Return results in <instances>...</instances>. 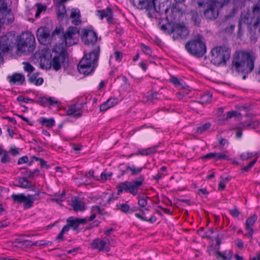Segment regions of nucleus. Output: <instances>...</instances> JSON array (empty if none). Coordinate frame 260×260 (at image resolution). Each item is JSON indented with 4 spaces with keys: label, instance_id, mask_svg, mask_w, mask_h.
Listing matches in <instances>:
<instances>
[{
    "label": "nucleus",
    "instance_id": "obj_1",
    "mask_svg": "<svg viewBox=\"0 0 260 260\" xmlns=\"http://www.w3.org/2000/svg\"><path fill=\"white\" fill-rule=\"evenodd\" d=\"M81 39L86 46H91V51L84 53V56L78 65V70L80 73L88 75L92 73L98 65V60L100 54V46L96 44L97 34L92 30L84 29L82 30Z\"/></svg>",
    "mask_w": 260,
    "mask_h": 260
},
{
    "label": "nucleus",
    "instance_id": "obj_2",
    "mask_svg": "<svg viewBox=\"0 0 260 260\" xmlns=\"http://www.w3.org/2000/svg\"><path fill=\"white\" fill-rule=\"evenodd\" d=\"M255 59L254 56L250 52L243 50L236 51L233 56L231 69L244 74L243 79H245L246 75L254 70Z\"/></svg>",
    "mask_w": 260,
    "mask_h": 260
},
{
    "label": "nucleus",
    "instance_id": "obj_3",
    "mask_svg": "<svg viewBox=\"0 0 260 260\" xmlns=\"http://www.w3.org/2000/svg\"><path fill=\"white\" fill-rule=\"evenodd\" d=\"M144 181V176L140 175L137 179L131 181L121 182L117 185V193L120 194L125 191L135 196L138 194L139 188L143 185Z\"/></svg>",
    "mask_w": 260,
    "mask_h": 260
},
{
    "label": "nucleus",
    "instance_id": "obj_4",
    "mask_svg": "<svg viewBox=\"0 0 260 260\" xmlns=\"http://www.w3.org/2000/svg\"><path fill=\"white\" fill-rule=\"evenodd\" d=\"M211 62L217 66H225L231 56V49L229 47L222 46L214 48L211 52Z\"/></svg>",
    "mask_w": 260,
    "mask_h": 260
},
{
    "label": "nucleus",
    "instance_id": "obj_5",
    "mask_svg": "<svg viewBox=\"0 0 260 260\" xmlns=\"http://www.w3.org/2000/svg\"><path fill=\"white\" fill-rule=\"evenodd\" d=\"M203 37L199 35L197 38L187 42L185 45V49L191 55L201 57L206 52V47L203 42Z\"/></svg>",
    "mask_w": 260,
    "mask_h": 260
},
{
    "label": "nucleus",
    "instance_id": "obj_6",
    "mask_svg": "<svg viewBox=\"0 0 260 260\" xmlns=\"http://www.w3.org/2000/svg\"><path fill=\"white\" fill-rule=\"evenodd\" d=\"M260 17V3L253 6L252 11L247 9L242 12L241 18L239 22V28L242 24L252 25Z\"/></svg>",
    "mask_w": 260,
    "mask_h": 260
},
{
    "label": "nucleus",
    "instance_id": "obj_7",
    "mask_svg": "<svg viewBox=\"0 0 260 260\" xmlns=\"http://www.w3.org/2000/svg\"><path fill=\"white\" fill-rule=\"evenodd\" d=\"M34 36L30 32L23 33L17 45L18 52H32L35 48Z\"/></svg>",
    "mask_w": 260,
    "mask_h": 260
},
{
    "label": "nucleus",
    "instance_id": "obj_8",
    "mask_svg": "<svg viewBox=\"0 0 260 260\" xmlns=\"http://www.w3.org/2000/svg\"><path fill=\"white\" fill-rule=\"evenodd\" d=\"M41 193L42 192L38 190L34 194H28L27 196L23 193L13 194L11 196V198L15 203L18 204L23 203L24 208L29 209L33 206L35 201L39 200ZM42 193H44L43 192Z\"/></svg>",
    "mask_w": 260,
    "mask_h": 260
},
{
    "label": "nucleus",
    "instance_id": "obj_9",
    "mask_svg": "<svg viewBox=\"0 0 260 260\" xmlns=\"http://www.w3.org/2000/svg\"><path fill=\"white\" fill-rule=\"evenodd\" d=\"M63 32V27H56L54 30L50 35L49 30L46 27H40L37 31L36 36L39 42L42 44L45 45L47 41H53L56 40L55 37Z\"/></svg>",
    "mask_w": 260,
    "mask_h": 260
},
{
    "label": "nucleus",
    "instance_id": "obj_10",
    "mask_svg": "<svg viewBox=\"0 0 260 260\" xmlns=\"http://www.w3.org/2000/svg\"><path fill=\"white\" fill-rule=\"evenodd\" d=\"M79 34V30L77 27L70 26L64 32L63 31L62 34L57 36L66 46H71L77 43Z\"/></svg>",
    "mask_w": 260,
    "mask_h": 260
},
{
    "label": "nucleus",
    "instance_id": "obj_11",
    "mask_svg": "<svg viewBox=\"0 0 260 260\" xmlns=\"http://www.w3.org/2000/svg\"><path fill=\"white\" fill-rule=\"evenodd\" d=\"M68 60V53L64 49H62L60 52L55 51L50 62L49 68L52 67L56 71L59 70L62 65Z\"/></svg>",
    "mask_w": 260,
    "mask_h": 260
},
{
    "label": "nucleus",
    "instance_id": "obj_12",
    "mask_svg": "<svg viewBox=\"0 0 260 260\" xmlns=\"http://www.w3.org/2000/svg\"><path fill=\"white\" fill-rule=\"evenodd\" d=\"M14 20L13 15L11 14V10L8 9L7 4L0 0V23H12Z\"/></svg>",
    "mask_w": 260,
    "mask_h": 260
},
{
    "label": "nucleus",
    "instance_id": "obj_13",
    "mask_svg": "<svg viewBox=\"0 0 260 260\" xmlns=\"http://www.w3.org/2000/svg\"><path fill=\"white\" fill-rule=\"evenodd\" d=\"M14 45V43L11 39H9L7 35L3 36L0 38V63L3 60L2 53L12 50Z\"/></svg>",
    "mask_w": 260,
    "mask_h": 260
},
{
    "label": "nucleus",
    "instance_id": "obj_14",
    "mask_svg": "<svg viewBox=\"0 0 260 260\" xmlns=\"http://www.w3.org/2000/svg\"><path fill=\"white\" fill-rule=\"evenodd\" d=\"M171 32L173 34V40H176L186 36L188 33V30L184 25L174 24L171 28Z\"/></svg>",
    "mask_w": 260,
    "mask_h": 260
},
{
    "label": "nucleus",
    "instance_id": "obj_15",
    "mask_svg": "<svg viewBox=\"0 0 260 260\" xmlns=\"http://www.w3.org/2000/svg\"><path fill=\"white\" fill-rule=\"evenodd\" d=\"M206 5L207 8L203 12L204 17L206 19L210 20L216 19L219 15L218 8L209 1L207 2Z\"/></svg>",
    "mask_w": 260,
    "mask_h": 260
},
{
    "label": "nucleus",
    "instance_id": "obj_16",
    "mask_svg": "<svg viewBox=\"0 0 260 260\" xmlns=\"http://www.w3.org/2000/svg\"><path fill=\"white\" fill-rule=\"evenodd\" d=\"M110 244L109 238L105 237L104 240H101L99 238L94 240L91 244L92 248L97 249L100 251L108 252L110 251V248L108 246Z\"/></svg>",
    "mask_w": 260,
    "mask_h": 260
},
{
    "label": "nucleus",
    "instance_id": "obj_17",
    "mask_svg": "<svg viewBox=\"0 0 260 260\" xmlns=\"http://www.w3.org/2000/svg\"><path fill=\"white\" fill-rule=\"evenodd\" d=\"M86 103L73 104L70 106L67 111V115L74 118H79L82 116V109Z\"/></svg>",
    "mask_w": 260,
    "mask_h": 260
},
{
    "label": "nucleus",
    "instance_id": "obj_18",
    "mask_svg": "<svg viewBox=\"0 0 260 260\" xmlns=\"http://www.w3.org/2000/svg\"><path fill=\"white\" fill-rule=\"evenodd\" d=\"M96 15L101 19L107 18V21L109 24H113V13L112 9L108 7L105 9L99 10L96 11Z\"/></svg>",
    "mask_w": 260,
    "mask_h": 260
},
{
    "label": "nucleus",
    "instance_id": "obj_19",
    "mask_svg": "<svg viewBox=\"0 0 260 260\" xmlns=\"http://www.w3.org/2000/svg\"><path fill=\"white\" fill-rule=\"evenodd\" d=\"M86 218H75L73 216L69 217L67 219V222L69 225L72 228L74 231H77L80 225H84L86 223Z\"/></svg>",
    "mask_w": 260,
    "mask_h": 260
},
{
    "label": "nucleus",
    "instance_id": "obj_20",
    "mask_svg": "<svg viewBox=\"0 0 260 260\" xmlns=\"http://www.w3.org/2000/svg\"><path fill=\"white\" fill-rule=\"evenodd\" d=\"M18 184L17 185V186L19 187L28 189L31 191H36V185L32 184L31 182L29 181L26 177H18Z\"/></svg>",
    "mask_w": 260,
    "mask_h": 260
},
{
    "label": "nucleus",
    "instance_id": "obj_21",
    "mask_svg": "<svg viewBox=\"0 0 260 260\" xmlns=\"http://www.w3.org/2000/svg\"><path fill=\"white\" fill-rule=\"evenodd\" d=\"M138 8L141 10L155 11L154 0H138Z\"/></svg>",
    "mask_w": 260,
    "mask_h": 260
},
{
    "label": "nucleus",
    "instance_id": "obj_22",
    "mask_svg": "<svg viewBox=\"0 0 260 260\" xmlns=\"http://www.w3.org/2000/svg\"><path fill=\"white\" fill-rule=\"evenodd\" d=\"M257 219V216L256 214H253L252 216L248 217L245 222V229L248 232V234L249 236L250 239L252 238V235L254 233V231L252 228V226L254 225Z\"/></svg>",
    "mask_w": 260,
    "mask_h": 260
},
{
    "label": "nucleus",
    "instance_id": "obj_23",
    "mask_svg": "<svg viewBox=\"0 0 260 260\" xmlns=\"http://www.w3.org/2000/svg\"><path fill=\"white\" fill-rule=\"evenodd\" d=\"M119 102V100L116 98H110L105 103L102 104L100 107V110L101 112H105L108 109L116 105Z\"/></svg>",
    "mask_w": 260,
    "mask_h": 260
},
{
    "label": "nucleus",
    "instance_id": "obj_24",
    "mask_svg": "<svg viewBox=\"0 0 260 260\" xmlns=\"http://www.w3.org/2000/svg\"><path fill=\"white\" fill-rule=\"evenodd\" d=\"M8 78L9 82L11 84H22L25 81L24 76L19 73H14Z\"/></svg>",
    "mask_w": 260,
    "mask_h": 260
},
{
    "label": "nucleus",
    "instance_id": "obj_25",
    "mask_svg": "<svg viewBox=\"0 0 260 260\" xmlns=\"http://www.w3.org/2000/svg\"><path fill=\"white\" fill-rule=\"evenodd\" d=\"M71 206L75 211H82L85 210V206L77 197H74L71 201Z\"/></svg>",
    "mask_w": 260,
    "mask_h": 260
},
{
    "label": "nucleus",
    "instance_id": "obj_26",
    "mask_svg": "<svg viewBox=\"0 0 260 260\" xmlns=\"http://www.w3.org/2000/svg\"><path fill=\"white\" fill-rule=\"evenodd\" d=\"M80 17V15L79 10L73 9L71 11V14L70 16L71 18H74V19L72 20V23L75 25H78L81 22Z\"/></svg>",
    "mask_w": 260,
    "mask_h": 260
},
{
    "label": "nucleus",
    "instance_id": "obj_27",
    "mask_svg": "<svg viewBox=\"0 0 260 260\" xmlns=\"http://www.w3.org/2000/svg\"><path fill=\"white\" fill-rule=\"evenodd\" d=\"M259 122L256 120H250L243 123V127L245 129H254L259 125Z\"/></svg>",
    "mask_w": 260,
    "mask_h": 260
},
{
    "label": "nucleus",
    "instance_id": "obj_28",
    "mask_svg": "<svg viewBox=\"0 0 260 260\" xmlns=\"http://www.w3.org/2000/svg\"><path fill=\"white\" fill-rule=\"evenodd\" d=\"M147 97L148 101L153 102L154 100H161L163 95L160 93L152 90L150 93H148Z\"/></svg>",
    "mask_w": 260,
    "mask_h": 260
},
{
    "label": "nucleus",
    "instance_id": "obj_29",
    "mask_svg": "<svg viewBox=\"0 0 260 260\" xmlns=\"http://www.w3.org/2000/svg\"><path fill=\"white\" fill-rule=\"evenodd\" d=\"M189 14L191 16V20L193 22L194 25H199L201 20L197 11L192 10L190 11Z\"/></svg>",
    "mask_w": 260,
    "mask_h": 260
},
{
    "label": "nucleus",
    "instance_id": "obj_30",
    "mask_svg": "<svg viewBox=\"0 0 260 260\" xmlns=\"http://www.w3.org/2000/svg\"><path fill=\"white\" fill-rule=\"evenodd\" d=\"M39 172L40 171L38 169L31 171L29 169L25 168L24 171L21 172V174L22 175L26 176L28 178H32L35 176H38Z\"/></svg>",
    "mask_w": 260,
    "mask_h": 260
},
{
    "label": "nucleus",
    "instance_id": "obj_31",
    "mask_svg": "<svg viewBox=\"0 0 260 260\" xmlns=\"http://www.w3.org/2000/svg\"><path fill=\"white\" fill-rule=\"evenodd\" d=\"M208 1L218 9L223 8L229 2V0H208Z\"/></svg>",
    "mask_w": 260,
    "mask_h": 260
},
{
    "label": "nucleus",
    "instance_id": "obj_32",
    "mask_svg": "<svg viewBox=\"0 0 260 260\" xmlns=\"http://www.w3.org/2000/svg\"><path fill=\"white\" fill-rule=\"evenodd\" d=\"M156 151V147H150L147 149L139 150L136 154H141L142 155H149L154 153Z\"/></svg>",
    "mask_w": 260,
    "mask_h": 260
},
{
    "label": "nucleus",
    "instance_id": "obj_33",
    "mask_svg": "<svg viewBox=\"0 0 260 260\" xmlns=\"http://www.w3.org/2000/svg\"><path fill=\"white\" fill-rule=\"evenodd\" d=\"M40 122L45 125L47 127H52L55 124V121L53 118L47 119L44 117H41L39 119Z\"/></svg>",
    "mask_w": 260,
    "mask_h": 260
},
{
    "label": "nucleus",
    "instance_id": "obj_34",
    "mask_svg": "<svg viewBox=\"0 0 260 260\" xmlns=\"http://www.w3.org/2000/svg\"><path fill=\"white\" fill-rule=\"evenodd\" d=\"M135 215L138 218L143 221L149 222L150 223H154L156 220V217L154 215H152L149 218H147L144 216L138 213H135Z\"/></svg>",
    "mask_w": 260,
    "mask_h": 260
},
{
    "label": "nucleus",
    "instance_id": "obj_35",
    "mask_svg": "<svg viewBox=\"0 0 260 260\" xmlns=\"http://www.w3.org/2000/svg\"><path fill=\"white\" fill-rule=\"evenodd\" d=\"M143 169V167L138 168L135 166H127V170L131 172V175L136 176L140 173Z\"/></svg>",
    "mask_w": 260,
    "mask_h": 260
},
{
    "label": "nucleus",
    "instance_id": "obj_36",
    "mask_svg": "<svg viewBox=\"0 0 260 260\" xmlns=\"http://www.w3.org/2000/svg\"><path fill=\"white\" fill-rule=\"evenodd\" d=\"M211 126V123L207 122L205 123L202 126H199L197 128L196 133L198 135L201 134L207 131Z\"/></svg>",
    "mask_w": 260,
    "mask_h": 260
},
{
    "label": "nucleus",
    "instance_id": "obj_37",
    "mask_svg": "<svg viewBox=\"0 0 260 260\" xmlns=\"http://www.w3.org/2000/svg\"><path fill=\"white\" fill-rule=\"evenodd\" d=\"M138 199V205L141 207H145L147 205V199H149L148 197H144L143 196H141L139 195L137 197Z\"/></svg>",
    "mask_w": 260,
    "mask_h": 260
},
{
    "label": "nucleus",
    "instance_id": "obj_38",
    "mask_svg": "<svg viewBox=\"0 0 260 260\" xmlns=\"http://www.w3.org/2000/svg\"><path fill=\"white\" fill-rule=\"evenodd\" d=\"M31 158L36 161H39L40 162V166L41 168H45L48 169L50 168V166L47 164V161L42 158L38 157L35 155L31 156Z\"/></svg>",
    "mask_w": 260,
    "mask_h": 260
},
{
    "label": "nucleus",
    "instance_id": "obj_39",
    "mask_svg": "<svg viewBox=\"0 0 260 260\" xmlns=\"http://www.w3.org/2000/svg\"><path fill=\"white\" fill-rule=\"evenodd\" d=\"M212 96V94L210 92L205 94L202 96L200 103L202 104L209 103L211 100Z\"/></svg>",
    "mask_w": 260,
    "mask_h": 260
},
{
    "label": "nucleus",
    "instance_id": "obj_40",
    "mask_svg": "<svg viewBox=\"0 0 260 260\" xmlns=\"http://www.w3.org/2000/svg\"><path fill=\"white\" fill-rule=\"evenodd\" d=\"M219 254L224 260L231 259L232 252L231 250L225 251L223 253L219 252Z\"/></svg>",
    "mask_w": 260,
    "mask_h": 260
},
{
    "label": "nucleus",
    "instance_id": "obj_41",
    "mask_svg": "<svg viewBox=\"0 0 260 260\" xmlns=\"http://www.w3.org/2000/svg\"><path fill=\"white\" fill-rule=\"evenodd\" d=\"M65 194V191L63 190L59 196L55 194L54 198H53L52 200L59 203L60 202L63 201Z\"/></svg>",
    "mask_w": 260,
    "mask_h": 260
},
{
    "label": "nucleus",
    "instance_id": "obj_42",
    "mask_svg": "<svg viewBox=\"0 0 260 260\" xmlns=\"http://www.w3.org/2000/svg\"><path fill=\"white\" fill-rule=\"evenodd\" d=\"M23 64L24 65V70L28 73H32L35 70L34 67L28 62H24Z\"/></svg>",
    "mask_w": 260,
    "mask_h": 260
},
{
    "label": "nucleus",
    "instance_id": "obj_43",
    "mask_svg": "<svg viewBox=\"0 0 260 260\" xmlns=\"http://www.w3.org/2000/svg\"><path fill=\"white\" fill-rule=\"evenodd\" d=\"M119 209L124 213H127L131 210L129 206L126 203L120 204Z\"/></svg>",
    "mask_w": 260,
    "mask_h": 260
},
{
    "label": "nucleus",
    "instance_id": "obj_44",
    "mask_svg": "<svg viewBox=\"0 0 260 260\" xmlns=\"http://www.w3.org/2000/svg\"><path fill=\"white\" fill-rule=\"evenodd\" d=\"M37 102L43 106H46L48 103V98L46 97H41L38 99Z\"/></svg>",
    "mask_w": 260,
    "mask_h": 260
},
{
    "label": "nucleus",
    "instance_id": "obj_45",
    "mask_svg": "<svg viewBox=\"0 0 260 260\" xmlns=\"http://www.w3.org/2000/svg\"><path fill=\"white\" fill-rule=\"evenodd\" d=\"M217 139L221 146L223 147L225 145H229V141L227 139L223 138L220 136H217Z\"/></svg>",
    "mask_w": 260,
    "mask_h": 260
},
{
    "label": "nucleus",
    "instance_id": "obj_46",
    "mask_svg": "<svg viewBox=\"0 0 260 260\" xmlns=\"http://www.w3.org/2000/svg\"><path fill=\"white\" fill-rule=\"evenodd\" d=\"M141 49L143 52L146 54L149 55H151L152 51L151 48L149 46H146L144 44H142Z\"/></svg>",
    "mask_w": 260,
    "mask_h": 260
},
{
    "label": "nucleus",
    "instance_id": "obj_47",
    "mask_svg": "<svg viewBox=\"0 0 260 260\" xmlns=\"http://www.w3.org/2000/svg\"><path fill=\"white\" fill-rule=\"evenodd\" d=\"M253 156V154L251 152L243 153L240 155L241 159L243 160H247Z\"/></svg>",
    "mask_w": 260,
    "mask_h": 260
},
{
    "label": "nucleus",
    "instance_id": "obj_48",
    "mask_svg": "<svg viewBox=\"0 0 260 260\" xmlns=\"http://www.w3.org/2000/svg\"><path fill=\"white\" fill-rule=\"evenodd\" d=\"M17 100L18 102H22L25 103L29 102H33L34 100L29 99L28 98H24L23 96H19L17 97Z\"/></svg>",
    "mask_w": 260,
    "mask_h": 260
},
{
    "label": "nucleus",
    "instance_id": "obj_49",
    "mask_svg": "<svg viewBox=\"0 0 260 260\" xmlns=\"http://www.w3.org/2000/svg\"><path fill=\"white\" fill-rule=\"evenodd\" d=\"M256 161H257V159H255L254 160H253L252 161L250 162L247 166L243 168L242 170L245 172L248 171L254 165V164L256 163Z\"/></svg>",
    "mask_w": 260,
    "mask_h": 260
},
{
    "label": "nucleus",
    "instance_id": "obj_50",
    "mask_svg": "<svg viewBox=\"0 0 260 260\" xmlns=\"http://www.w3.org/2000/svg\"><path fill=\"white\" fill-rule=\"evenodd\" d=\"M228 156L223 153H216L215 152V160H220V159H228Z\"/></svg>",
    "mask_w": 260,
    "mask_h": 260
},
{
    "label": "nucleus",
    "instance_id": "obj_51",
    "mask_svg": "<svg viewBox=\"0 0 260 260\" xmlns=\"http://www.w3.org/2000/svg\"><path fill=\"white\" fill-rule=\"evenodd\" d=\"M50 242H46L44 240H41L40 241H37L35 243H33L31 245H35V246H45V245H50Z\"/></svg>",
    "mask_w": 260,
    "mask_h": 260
},
{
    "label": "nucleus",
    "instance_id": "obj_52",
    "mask_svg": "<svg viewBox=\"0 0 260 260\" xmlns=\"http://www.w3.org/2000/svg\"><path fill=\"white\" fill-rule=\"evenodd\" d=\"M230 214L234 217H237L239 216L240 212L237 208H234L229 210Z\"/></svg>",
    "mask_w": 260,
    "mask_h": 260
},
{
    "label": "nucleus",
    "instance_id": "obj_53",
    "mask_svg": "<svg viewBox=\"0 0 260 260\" xmlns=\"http://www.w3.org/2000/svg\"><path fill=\"white\" fill-rule=\"evenodd\" d=\"M239 8V7L233 6L230 14L228 15V17H231L234 16L235 14L238 12Z\"/></svg>",
    "mask_w": 260,
    "mask_h": 260
},
{
    "label": "nucleus",
    "instance_id": "obj_54",
    "mask_svg": "<svg viewBox=\"0 0 260 260\" xmlns=\"http://www.w3.org/2000/svg\"><path fill=\"white\" fill-rule=\"evenodd\" d=\"M66 13V10L65 9V6L64 5H63L61 11L58 10L57 12L58 17L62 18L64 16V15Z\"/></svg>",
    "mask_w": 260,
    "mask_h": 260
},
{
    "label": "nucleus",
    "instance_id": "obj_55",
    "mask_svg": "<svg viewBox=\"0 0 260 260\" xmlns=\"http://www.w3.org/2000/svg\"><path fill=\"white\" fill-rule=\"evenodd\" d=\"M48 104L50 106H54L58 103V101L55 100L54 98L49 97L48 98Z\"/></svg>",
    "mask_w": 260,
    "mask_h": 260
},
{
    "label": "nucleus",
    "instance_id": "obj_56",
    "mask_svg": "<svg viewBox=\"0 0 260 260\" xmlns=\"http://www.w3.org/2000/svg\"><path fill=\"white\" fill-rule=\"evenodd\" d=\"M116 60L120 61L122 58V53L119 51H115L114 53Z\"/></svg>",
    "mask_w": 260,
    "mask_h": 260
},
{
    "label": "nucleus",
    "instance_id": "obj_57",
    "mask_svg": "<svg viewBox=\"0 0 260 260\" xmlns=\"http://www.w3.org/2000/svg\"><path fill=\"white\" fill-rule=\"evenodd\" d=\"M28 157L27 156H23L19 158L17 164L18 165H21L23 163H26L28 161Z\"/></svg>",
    "mask_w": 260,
    "mask_h": 260
},
{
    "label": "nucleus",
    "instance_id": "obj_58",
    "mask_svg": "<svg viewBox=\"0 0 260 260\" xmlns=\"http://www.w3.org/2000/svg\"><path fill=\"white\" fill-rule=\"evenodd\" d=\"M10 160V157L8 155V154H7L6 153L4 154V155L3 156V157H2V159H1V161L3 164H5L8 162H9Z\"/></svg>",
    "mask_w": 260,
    "mask_h": 260
},
{
    "label": "nucleus",
    "instance_id": "obj_59",
    "mask_svg": "<svg viewBox=\"0 0 260 260\" xmlns=\"http://www.w3.org/2000/svg\"><path fill=\"white\" fill-rule=\"evenodd\" d=\"M237 111H229L227 113V116H226V119H228L229 118H231L234 116H236L237 115Z\"/></svg>",
    "mask_w": 260,
    "mask_h": 260
},
{
    "label": "nucleus",
    "instance_id": "obj_60",
    "mask_svg": "<svg viewBox=\"0 0 260 260\" xmlns=\"http://www.w3.org/2000/svg\"><path fill=\"white\" fill-rule=\"evenodd\" d=\"M215 152H211L207 154L203 157V159H208L210 158H215Z\"/></svg>",
    "mask_w": 260,
    "mask_h": 260
},
{
    "label": "nucleus",
    "instance_id": "obj_61",
    "mask_svg": "<svg viewBox=\"0 0 260 260\" xmlns=\"http://www.w3.org/2000/svg\"><path fill=\"white\" fill-rule=\"evenodd\" d=\"M235 243L237 246L240 248H242L244 245L243 241L241 239H238L235 241Z\"/></svg>",
    "mask_w": 260,
    "mask_h": 260
},
{
    "label": "nucleus",
    "instance_id": "obj_62",
    "mask_svg": "<svg viewBox=\"0 0 260 260\" xmlns=\"http://www.w3.org/2000/svg\"><path fill=\"white\" fill-rule=\"evenodd\" d=\"M233 6L240 7L242 5V0H232Z\"/></svg>",
    "mask_w": 260,
    "mask_h": 260
},
{
    "label": "nucleus",
    "instance_id": "obj_63",
    "mask_svg": "<svg viewBox=\"0 0 260 260\" xmlns=\"http://www.w3.org/2000/svg\"><path fill=\"white\" fill-rule=\"evenodd\" d=\"M260 17L258 18V19L255 21V22H254L253 26L255 29H258L259 32H260Z\"/></svg>",
    "mask_w": 260,
    "mask_h": 260
},
{
    "label": "nucleus",
    "instance_id": "obj_64",
    "mask_svg": "<svg viewBox=\"0 0 260 260\" xmlns=\"http://www.w3.org/2000/svg\"><path fill=\"white\" fill-rule=\"evenodd\" d=\"M225 187V183L223 181H220L218 184V189L220 190H223Z\"/></svg>",
    "mask_w": 260,
    "mask_h": 260
}]
</instances>
